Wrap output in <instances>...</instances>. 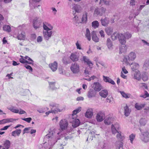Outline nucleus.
<instances>
[{
    "mask_svg": "<svg viewBox=\"0 0 149 149\" xmlns=\"http://www.w3.org/2000/svg\"><path fill=\"white\" fill-rule=\"evenodd\" d=\"M49 106L52 111V113H56L58 112H62L64 110L63 109L60 107L58 104L54 102H50Z\"/></svg>",
    "mask_w": 149,
    "mask_h": 149,
    "instance_id": "1",
    "label": "nucleus"
},
{
    "mask_svg": "<svg viewBox=\"0 0 149 149\" xmlns=\"http://www.w3.org/2000/svg\"><path fill=\"white\" fill-rule=\"evenodd\" d=\"M113 40H115L118 38L120 42L122 44H125L126 41L125 40L124 36L122 34H118L116 32H114L111 37Z\"/></svg>",
    "mask_w": 149,
    "mask_h": 149,
    "instance_id": "2",
    "label": "nucleus"
},
{
    "mask_svg": "<svg viewBox=\"0 0 149 149\" xmlns=\"http://www.w3.org/2000/svg\"><path fill=\"white\" fill-rule=\"evenodd\" d=\"M136 58V53L133 52H130L127 55L125 56L123 59V61L127 65H130L129 61H134Z\"/></svg>",
    "mask_w": 149,
    "mask_h": 149,
    "instance_id": "3",
    "label": "nucleus"
},
{
    "mask_svg": "<svg viewBox=\"0 0 149 149\" xmlns=\"http://www.w3.org/2000/svg\"><path fill=\"white\" fill-rule=\"evenodd\" d=\"M106 11V9L103 7L97 8L95 10L94 15H97L102 16L104 15Z\"/></svg>",
    "mask_w": 149,
    "mask_h": 149,
    "instance_id": "4",
    "label": "nucleus"
},
{
    "mask_svg": "<svg viewBox=\"0 0 149 149\" xmlns=\"http://www.w3.org/2000/svg\"><path fill=\"white\" fill-rule=\"evenodd\" d=\"M42 21L39 17H36L34 19L33 21V26L36 29L39 28L41 25Z\"/></svg>",
    "mask_w": 149,
    "mask_h": 149,
    "instance_id": "5",
    "label": "nucleus"
},
{
    "mask_svg": "<svg viewBox=\"0 0 149 149\" xmlns=\"http://www.w3.org/2000/svg\"><path fill=\"white\" fill-rule=\"evenodd\" d=\"M143 137H142V140L145 142H147L149 140V130H145L143 132V130L141 129H139Z\"/></svg>",
    "mask_w": 149,
    "mask_h": 149,
    "instance_id": "6",
    "label": "nucleus"
},
{
    "mask_svg": "<svg viewBox=\"0 0 149 149\" xmlns=\"http://www.w3.org/2000/svg\"><path fill=\"white\" fill-rule=\"evenodd\" d=\"M70 69L73 73H77L79 71V65L76 63H72L70 67Z\"/></svg>",
    "mask_w": 149,
    "mask_h": 149,
    "instance_id": "7",
    "label": "nucleus"
},
{
    "mask_svg": "<svg viewBox=\"0 0 149 149\" xmlns=\"http://www.w3.org/2000/svg\"><path fill=\"white\" fill-rule=\"evenodd\" d=\"M59 125L61 130H65L68 127V122L65 119L61 120L60 122Z\"/></svg>",
    "mask_w": 149,
    "mask_h": 149,
    "instance_id": "8",
    "label": "nucleus"
},
{
    "mask_svg": "<svg viewBox=\"0 0 149 149\" xmlns=\"http://www.w3.org/2000/svg\"><path fill=\"white\" fill-rule=\"evenodd\" d=\"M43 36L44 38L47 40L51 37L52 34V31L44 30L43 32Z\"/></svg>",
    "mask_w": 149,
    "mask_h": 149,
    "instance_id": "9",
    "label": "nucleus"
},
{
    "mask_svg": "<svg viewBox=\"0 0 149 149\" xmlns=\"http://www.w3.org/2000/svg\"><path fill=\"white\" fill-rule=\"evenodd\" d=\"M105 115L104 112L100 111L97 114L96 118L98 122H101L105 118Z\"/></svg>",
    "mask_w": 149,
    "mask_h": 149,
    "instance_id": "10",
    "label": "nucleus"
},
{
    "mask_svg": "<svg viewBox=\"0 0 149 149\" xmlns=\"http://www.w3.org/2000/svg\"><path fill=\"white\" fill-rule=\"evenodd\" d=\"M79 54L77 52L72 53L70 56V59L73 61H77L79 60Z\"/></svg>",
    "mask_w": 149,
    "mask_h": 149,
    "instance_id": "11",
    "label": "nucleus"
},
{
    "mask_svg": "<svg viewBox=\"0 0 149 149\" xmlns=\"http://www.w3.org/2000/svg\"><path fill=\"white\" fill-rule=\"evenodd\" d=\"M40 1V0H29L30 6L31 8H35L36 7L40 6L39 5L37 6V4Z\"/></svg>",
    "mask_w": 149,
    "mask_h": 149,
    "instance_id": "12",
    "label": "nucleus"
},
{
    "mask_svg": "<svg viewBox=\"0 0 149 149\" xmlns=\"http://www.w3.org/2000/svg\"><path fill=\"white\" fill-rule=\"evenodd\" d=\"M70 120L71 123H72V126L74 127H76L79 125L80 122L78 119L72 118L70 119Z\"/></svg>",
    "mask_w": 149,
    "mask_h": 149,
    "instance_id": "13",
    "label": "nucleus"
},
{
    "mask_svg": "<svg viewBox=\"0 0 149 149\" xmlns=\"http://www.w3.org/2000/svg\"><path fill=\"white\" fill-rule=\"evenodd\" d=\"M96 94V92L92 89H90L88 91L87 96L89 98L95 97Z\"/></svg>",
    "mask_w": 149,
    "mask_h": 149,
    "instance_id": "14",
    "label": "nucleus"
},
{
    "mask_svg": "<svg viewBox=\"0 0 149 149\" xmlns=\"http://www.w3.org/2000/svg\"><path fill=\"white\" fill-rule=\"evenodd\" d=\"M93 90L96 92L100 91L102 88L101 84L98 82H95L93 84Z\"/></svg>",
    "mask_w": 149,
    "mask_h": 149,
    "instance_id": "15",
    "label": "nucleus"
},
{
    "mask_svg": "<svg viewBox=\"0 0 149 149\" xmlns=\"http://www.w3.org/2000/svg\"><path fill=\"white\" fill-rule=\"evenodd\" d=\"M120 128L119 125L118 123L114 125H112L111 126V131L113 134H115L118 132V130Z\"/></svg>",
    "mask_w": 149,
    "mask_h": 149,
    "instance_id": "16",
    "label": "nucleus"
},
{
    "mask_svg": "<svg viewBox=\"0 0 149 149\" xmlns=\"http://www.w3.org/2000/svg\"><path fill=\"white\" fill-rule=\"evenodd\" d=\"M43 24L44 30L51 31L53 29V26L47 22H44L43 23Z\"/></svg>",
    "mask_w": 149,
    "mask_h": 149,
    "instance_id": "17",
    "label": "nucleus"
},
{
    "mask_svg": "<svg viewBox=\"0 0 149 149\" xmlns=\"http://www.w3.org/2000/svg\"><path fill=\"white\" fill-rule=\"evenodd\" d=\"M83 61L84 63H86L89 66L90 68H92L93 65V63L90 61L88 58L86 56H84L83 57Z\"/></svg>",
    "mask_w": 149,
    "mask_h": 149,
    "instance_id": "18",
    "label": "nucleus"
},
{
    "mask_svg": "<svg viewBox=\"0 0 149 149\" xmlns=\"http://www.w3.org/2000/svg\"><path fill=\"white\" fill-rule=\"evenodd\" d=\"M93 110L92 109H88L85 114V117L88 118H91L93 115Z\"/></svg>",
    "mask_w": 149,
    "mask_h": 149,
    "instance_id": "19",
    "label": "nucleus"
},
{
    "mask_svg": "<svg viewBox=\"0 0 149 149\" xmlns=\"http://www.w3.org/2000/svg\"><path fill=\"white\" fill-rule=\"evenodd\" d=\"M10 146V143L9 141L6 140L4 143L3 146H0V149H8Z\"/></svg>",
    "mask_w": 149,
    "mask_h": 149,
    "instance_id": "20",
    "label": "nucleus"
},
{
    "mask_svg": "<svg viewBox=\"0 0 149 149\" xmlns=\"http://www.w3.org/2000/svg\"><path fill=\"white\" fill-rule=\"evenodd\" d=\"M49 66L53 71H55L57 68V63L56 61H54L53 63L50 64Z\"/></svg>",
    "mask_w": 149,
    "mask_h": 149,
    "instance_id": "21",
    "label": "nucleus"
},
{
    "mask_svg": "<svg viewBox=\"0 0 149 149\" xmlns=\"http://www.w3.org/2000/svg\"><path fill=\"white\" fill-rule=\"evenodd\" d=\"M100 21L102 25L104 26H106L108 24L109 22V19L107 17L104 19L102 18Z\"/></svg>",
    "mask_w": 149,
    "mask_h": 149,
    "instance_id": "22",
    "label": "nucleus"
},
{
    "mask_svg": "<svg viewBox=\"0 0 149 149\" xmlns=\"http://www.w3.org/2000/svg\"><path fill=\"white\" fill-rule=\"evenodd\" d=\"M88 13L86 12L84 13L81 18V23H86L87 21Z\"/></svg>",
    "mask_w": 149,
    "mask_h": 149,
    "instance_id": "23",
    "label": "nucleus"
},
{
    "mask_svg": "<svg viewBox=\"0 0 149 149\" xmlns=\"http://www.w3.org/2000/svg\"><path fill=\"white\" fill-rule=\"evenodd\" d=\"M103 80L104 82L110 83L113 85H114L115 84V83L114 81L109 77L104 75L103 76Z\"/></svg>",
    "mask_w": 149,
    "mask_h": 149,
    "instance_id": "24",
    "label": "nucleus"
},
{
    "mask_svg": "<svg viewBox=\"0 0 149 149\" xmlns=\"http://www.w3.org/2000/svg\"><path fill=\"white\" fill-rule=\"evenodd\" d=\"M92 39L95 42H99V39L96 36L95 31H93L92 32Z\"/></svg>",
    "mask_w": 149,
    "mask_h": 149,
    "instance_id": "25",
    "label": "nucleus"
},
{
    "mask_svg": "<svg viewBox=\"0 0 149 149\" xmlns=\"http://www.w3.org/2000/svg\"><path fill=\"white\" fill-rule=\"evenodd\" d=\"M73 9L76 12L78 13H80L82 10L81 6L77 4H74V6L73 7Z\"/></svg>",
    "mask_w": 149,
    "mask_h": 149,
    "instance_id": "26",
    "label": "nucleus"
},
{
    "mask_svg": "<svg viewBox=\"0 0 149 149\" xmlns=\"http://www.w3.org/2000/svg\"><path fill=\"white\" fill-rule=\"evenodd\" d=\"M100 95L104 98H106L108 95V91L107 90L101 91L99 93Z\"/></svg>",
    "mask_w": 149,
    "mask_h": 149,
    "instance_id": "27",
    "label": "nucleus"
},
{
    "mask_svg": "<svg viewBox=\"0 0 149 149\" xmlns=\"http://www.w3.org/2000/svg\"><path fill=\"white\" fill-rule=\"evenodd\" d=\"M145 104H139L136 103L135 105V107L138 110H141L145 106Z\"/></svg>",
    "mask_w": 149,
    "mask_h": 149,
    "instance_id": "28",
    "label": "nucleus"
},
{
    "mask_svg": "<svg viewBox=\"0 0 149 149\" xmlns=\"http://www.w3.org/2000/svg\"><path fill=\"white\" fill-rule=\"evenodd\" d=\"M132 65L131 69L133 71H134L137 69L139 67V65L136 63L134 62L131 64Z\"/></svg>",
    "mask_w": 149,
    "mask_h": 149,
    "instance_id": "29",
    "label": "nucleus"
},
{
    "mask_svg": "<svg viewBox=\"0 0 149 149\" xmlns=\"http://www.w3.org/2000/svg\"><path fill=\"white\" fill-rule=\"evenodd\" d=\"M131 111V110L129 108L128 106L126 105V106L124 107V114L125 116H129Z\"/></svg>",
    "mask_w": 149,
    "mask_h": 149,
    "instance_id": "30",
    "label": "nucleus"
},
{
    "mask_svg": "<svg viewBox=\"0 0 149 149\" xmlns=\"http://www.w3.org/2000/svg\"><path fill=\"white\" fill-rule=\"evenodd\" d=\"M21 132V130L20 129L17 130L15 131H13L12 132V135L15 137L16 136H19Z\"/></svg>",
    "mask_w": 149,
    "mask_h": 149,
    "instance_id": "31",
    "label": "nucleus"
},
{
    "mask_svg": "<svg viewBox=\"0 0 149 149\" xmlns=\"http://www.w3.org/2000/svg\"><path fill=\"white\" fill-rule=\"evenodd\" d=\"M17 38L19 40H24L26 38L25 33L24 32L22 31L17 36Z\"/></svg>",
    "mask_w": 149,
    "mask_h": 149,
    "instance_id": "32",
    "label": "nucleus"
},
{
    "mask_svg": "<svg viewBox=\"0 0 149 149\" xmlns=\"http://www.w3.org/2000/svg\"><path fill=\"white\" fill-rule=\"evenodd\" d=\"M107 45L108 48L109 49H112V43L110 38H107L106 41Z\"/></svg>",
    "mask_w": 149,
    "mask_h": 149,
    "instance_id": "33",
    "label": "nucleus"
},
{
    "mask_svg": "<svg viewBox=\"0 0 149 149\" xmlns=\"http://www.w3.org/2000/svg\"><path fill=\"white\" fill-rule=\"evenodd\" d=\"M105 30L107 34L108 35L111 34L113 32V29L111 27L106 28Z\"/></svg>",
    "mask_w": 149,
    "mask_h": 149,
    "instance_id": "34",
    "label": "nucleus"
},
{
    "mask_svg": "<svg viewBox=\"0 0 149 149\" xmlns=\"http://www.w3.org/2000/svg\"><path fill=\"white\" fill-rule=\"evenodd\" d=\"M117 132L118 134L116 135V137L118 140H122L124 139L125 137L121 132Z\"/></svg>",
    "mask_w": 149,
    "mask_h": 149,
    "instance_id": "35",
    "label": "nucleus"
},
{
    "mask_svg": "<svg viewBox=\"0 0 149 149\" xmlns=\"http://www.w3.org/2000/svg\"><path fill=\"white\" fill-rule=\"evenodd\" d=\"M85 36L87 39L90 41L91 40V34L90 31L87 28L86 30V33L85 34Z\"/></svg>",
    "mask_w": 149,
    "mask_h": 149,
    "instance_id": "36",
    "label": "nucleus"
},
{
    "mask_svg": "<svg viewBox=\"0 0 149 149\" xmlns=\"http://www.w3.org/2000/svg\"><path fill=\"white\" fill-rule=\"evenodd\" d=\"M8 109L13 113H18L19 112V109H15V107L13 106L8 107Z\"/></svg>",
    "mask_w": 149,
    "mask_h": 149,
    "instance_id": "37",
    "label": "nucleus"
},
{
    "mask_svg": "<svg viewBox=\"0 0 149 149\" xmlns=\"http://www.w3.org/2000/svg\"><path fill=\"white\" fill-rule=\"evenodd\" d=\"M99 24L97 21H95L92 23V26L94 29H96L99 27Z\"/></svg>",
    "mask_w": 149,
    "mask_h": 149,
    "instance_id": "38",
    "label": "nucleus"
},
{
    "mask_svg": "<svg viewBox=\"0 0 149 149\" xmlns=\"http://www.w3.org/2000/svg\"><path fill=\"white\" fill-rule=\"evenodd\" d=\"M3 29L4 31H6L8 32H10L11 31L10 26L8 25H3Z\"/></svg>",
    "mask_w": 149,
    "mask_h": 149,
    "instance_id": "39",
    "label": "nucleus"
},
{
    "mask_svg": "<svg viewBox=\"0 0 149 149\" xmlns=\"http://www.w3.org/2000/svg\"><path fill=\"white\" fill-rule=\"evenodd\" d=\"M123 143L122 142L118 141L117 142L116 144V149H120L123 148Z\"/></svg>",
    "mask_w": 149,
    "mask_h": 149,
    "instance_id": "40",
    "label": "nucleus"
},
{
    "mask_svg": "<svg viewBox=\"0 0 149 149\" xmlns=\"http://www.w3.org/2000/svg\"><path fill=\"white\" fill-rule=\"evenodd\" d=\"M134 78L135 79L138 80L140 79V73L139 71L138 70L137 72H136L134 74Z\"/></svg>",
    "mask_w": 149,
    "mask_h": 149,
    "instance_id": "41",
    "label": "nucleus"
},
{
    "mask_svg": "<svg viewBox=\"0 0 149 149\" xmlns=\"http://www.w3.org/2000/svg\"><path fill=\"white\" fill-rule=\"evenodd\" d=\"M120 92L123 97L125 98H129L130 97V94L126 93L123 91H120Z\"/></svg>",
    "mask_w": 149,
    "mask_h": 149,
    "instance_id": "42",
    "label": "nucleus"
},
{
    "mask_svg": "<svg viewBox=\"0 0 149 149\" xmlns=\"http://www.w3.org/2000/svg\"><path fill=\"white\" fill-rule=\"evenodd\" d=\"M136 136L135 134H132L129 136V139L130 141V142L132 144L133 140L135 139Z\"/></svg>",
    "mask_w": 149,
    "mask_h": 149,
    "instance_id": "43",
    "label": "nucleus"
},
{
    "mask_svg": "<svg viewBox=\"0 0 149 149\" xmlns=\"http://www.w3.org/2000/svg\"><path fill=\"white\" fill-rule=\"evenodd\" d=\"M112 119L111 118H108L104 120V123L106 124L109 125L112 123Z\"/></svg>",
    "mask_w": 149,
    "mask_h": 149,
    "instance_id": "44",
    "label": "nucleus"
},
{
    "mask_svg": "<svg viewBox=\"0 0 149 149\" xmlns=\"http://www.w3.org/2000/svg\"><path fill=\"white\" fill-rule=\"evenodd\" d=\"M49 109V108L47 107L42 108L37 110V111L40 113L44 112L46 110Z\"/></svg>",
    "mask_w": 149,
    "mask_h": 149,
    "instance_id": "45",
    "label": "nucleus"
},
{
    "mask_svg": "<svg viewBox=\"0 0 149 149\" xmlns=\"http://www.w3.org/2000/svg\"><path fill=\"white\" fill-rule=\"evenodd\" d=\"M140 124L142 126H144L146 123V120L145 118H142L139 120Z\"/></svg>",
    "mask_w": 149,
    "mask_h": 149,
    "instance_id": "46",
    "label": "nucleus"
},
{
    "mask_svg": "<svg viewBox=\"0 0 149 149\" xmlns=\"http://www.w3.org/2000/svg\"><path fill=\"white\" fill-rule=\"evenodd\" d=\"M149 67V61H146L143 65V68L145 70H147Z\"/></svg>",
    "mask_w": 149,
    "mask_h": 149,
    "instance_id": "47",
    "label": "nucleus"
},
{
    "mask_svg": "<svg viewBox=\"0 0 149 149\" xmlns=\"http://www.w3.org/2000/svg\"><path fill=\"white\" fill-rule=\"evenodd\" d=\"M50 88L52 90H55L56 88L55 87V82H49Z\"/></svg>",
    "mask_w": 149,
    "mask_h": 149,
    "instance_id": "48",
    "label": "nucleus"
},
{
    "mask_svg": "<svg viewBox=\"0 0 149 149\" xmlns=\"http://www.w3.org/2000/svg\"><path fill=\"white\" fill-rule=\"evenodd\" d=\"M123 36H124L125 41L126 39H129L132 37L131 34L128 32H127L125 33V35H123Z\"/></svg>",
    "mask_w": 149,
    "mask_h": 149,
    "instance_id": "49",
    "label": "nucleus"
},
{
    "mask_svg": "<svg viewBox=\"0 0 149 149\" xmlns=\"http://www.w3.org/2000/svg\"><path fill=\"white\" fill-rule=\"evenodd\" d=\"M81 107H79L77 109L74 110L73 111L72 115L73 116L74 115H75L77 113L80 112L81 110Z\"/></svg>",
    "mask_w": 149,
    "mask_h": 149,
    "instance_id": "50",
    "label": "nucleus"
},
{
    "mask_svg": "<svg viewBox=\"0 0 149 149\" xmlns=\"http://www.w3.org/2000/svg\"><path fill=\"white\" fill-rule=\"evenodd\" d=\"M24 67L26 68L27 69H28L29 70V72L30 73H32L33 72V69L29 65H24Z\"/></svg>",
    "mask_w": 149,
    "mask_h": 149,
    "instance_id": "51",
    "label": "nucleus"
},
{
    "mask_svg": "<svg viewBox=\"0 0 149 149\" xmlns=\"http://www.w3.org/2000/svg\"><path fill=\"white\" fill-rule=\"evenodd\" d=\"M126 49L127 48L125 46H123L120 48V52L122 53V52H125Z\"/></svg>",
    "mask_w": 149,
    "mask_h": 149,
    "instance_id": "52",
    "label": "nucleus"
},
{
    "mask_svg": "<svg viewBox=\"0 0 149 149\" xmlns=\"http://www.w3.org/2000/svg\"><path fill=\"white\" fill-rule=\"evenodd\" d=\"M73 20L75 23H79V20L78 17L77 16H75L73 18Z\"/></svg>",
    "mask_w": 149,
    "mask_h": 149,
    "instance_id": "53",
    "label": "nucleus"
},
{
    "mask_svg": "<svg viewBox=\"0 0 149 149\" xmlns=\"http://www.w3.org/2000/svg\"><path fill=\"white\" fill-rule=\"evenodd\" d=\"M21 119L28 123H30L32 120V118H22Z\"/></svg>",
    "mask_w": 149,
    "mask_h": 149,
    "instance_id": "54",
    "label": "nucleus"
},
{
    "mask_svg": "<svg viewBox=\"0 0 149 149\" xmlns=\"http://www.w3.org/2000/svg\"><path fill=\"white\" fill-rule=\"evenodd\" d=\"M30 127H26L25 128L23 131V134L25 133H29V130L30 129Z\"/></svg>",
    "mask_w": 149,
    "mask_h": 149,
    "instance_id": "55",
    "label": "nucleus"
},
{
    "mask_svg": "<svg viewBox=\"0 0 149 149\" xmlns=\"http://www.w3.org/2000/svg\"><path fill=\"white\" fill-rule=\"evenodd\" d=\"M142 79L144 81H146L148 80V77L145 74H143L142 75Z\"/></svg>",
    "mask_w": 149,
    "mask_h": 149,
    "instance_id": "56",
    "label": "nucleus"
},
{
    "mask_svg": "<svg viewBox=\"0 0 149 149\" xmlns=\"http://www.w3.org/2000/svg\"><path fill=\"white\" fill-rule=\"evenodd\" d=\"M102 3H104L105 4L108 5L109 3L106 0H101L99 4H101Z\"/></svg>",
    "mask_w": 149,
    "mask_h": 149,
    "instance_id": "57",
    "label": "nucleus"
},
{
    "mask_svg": "<svg viewBox=\"0 0 149 149\" xmlns=\"http://www.w3.org/2000/svg\"><path fill=\"white\" fill-rule=\"evenodd\" d=\"M7 123H10V122H12L16 120V119H13V118H6Z\"/></svg>",
    "mask_w": 149,
    "mask_h": 149,
    "instance_id": "58",
    "label": "nucleus"
},
{
    "mask_svg": "<svg viewBox=\"0 0 149 149\" xmlns=\"http://www.w3.org/2000/svg\"><path fill=\"white\" fill-rule=\"evenodd\" d=\"M99 33L100 34L101 37L102 38H104V33L103 31L102 30H100L99 31Z\"/></svg>",
    "mask_w": 149,
    "mask_h": 149,
    "instance_id": "59",
    "label": "nucleus"
},
{
    "mask_svg": "<svg viewBox=\"0 0 149 149\" xmlns=\"http://www.w3.org/2000/svg\"><path fill=\"white\" fill-rule=\"evenodd\" d=\"M7 123V119H4L0 120V124H3Z\"/></svg>",
    "mask_w": 149,
    "mask_h": 149,
    "instance_id": "60",
    "label": "nucleus"
},
{
    "mask_svg": "<svg viewBox=\"0 0 149 149\" xmlns=\"http://www.w3.org/2000/svg\"><path fill=\"white\" fill-rule=\"evenodd\" d=\"M76 45L77 46V49H79L80 50L81 49V47L80 45L79 44L78 42L77 41L76 43Z\"/></svg>",
    "mask_w": 149,
    "mask_h": 149,
    "instance_id": "61",
    "label": "nucleus"
},
{
    "mask_svg": "<svg viewBox=\"0 0 149 149\" xmlns=\"http://www.w3.org/2000/svg\"><path fill=\"white\" fill-rule=\"evenodd\" d=\"M18 113H19L20 114H22L26 113V112L23 110L21 109H20L19 110V112Z\"/></svg>",
    "mask_w": 149,
    "mask_h": 149,
    "instance_id": "62",
    "label": "nucleus"
},
{
    "mask_svg": "<svg viewBox=\"0 0 149 149\" xmlns=\"http://www.w3.org/2000/svg\"><path fill=\"white\" fill-rule=\"evenodd\" d=\"M20 56L21 57V58H19V61L20 62L22 63H24L25 59L24 58H23V56Z\"/></svg>",
    "mask_w": 149,
    "mask_h": 149,
    "instance_id": "63",
    "label": "nucleus"
},
{
    "mask_svg": "<svg viewBox=\"0 0 149 149\" xmlns=\"http://www.w3.org/2000/svg\"><path fill=\"white\" fill-rule=\"evenodd\" d=\"M42 38L40 36H39L37 39V41L38 42H41L42 41Z\"/></svg>",
    "mask_w": 149,
    "mask_h": 149,
    "instance_id": "64",
    "label": "nucleus"
}]
</instances>
